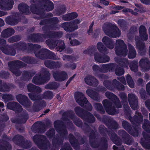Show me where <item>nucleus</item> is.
Wrapping results in <instances>:
<instances>
[{
  "label": "nucleus",
  "mask_w": 150,
  "mask_h": 150,
  "mask_svg": "<svg viewBox=\"0 0 150 150\" xmlns=\"http://www.w3.org/2000/svg\"><path fill=\"white\" fill-rule=\"evenodd\" d=\"M81 21L78 19L76 20L74 22L71 23H64L62 25V27L64 30L67 31H71L78 28L77 24L80 23Z\"/></svg>",
  "instance_id": "nucleus-1"
},
{
  "label": "nucleus",
  "mask_w": 150,
  "mask_h": 150,
  "mask_svg": "<svg viewBox=\"0 0 150 150\" xmlns=\"http://www.w3.org/2000/svg\"><path fill=\"white\" fill-rule=\"evenodd\" d=\"M115 30L113 31L110 30L108 28L103 29L106 35L113 38H116L119 36L121 34L120 32L117 28H115Z\"/></svg>",
  "instance_id": "nucleus-2"
},
{
  "label": "nucleus",
  "mask_w": 150,
  "mask_h": 150,
  "mask_svg": "<svg viewBox=\"0 0 150 150\" xmlns=\"http://www.w3.org/2000/svg\"><path fill=\"white\" fill-rule=\"evenodd\" d=\"M79 96L78 98L76 97V102L80 105L82 106L84 105V103L86 104L87 103V99L85 98L83 94L81 93H78Z\"/></svg>",
  "instance_id": "nucleus-3"
},
{
  "label": "nucleus",
  "mask_w": 150,
  "mask_h": 150,
  "mask_svg": "<svg viewBox=\"0 0 150 150\" xmlns=\"http://www.w3.org/2000/svg\"><path fill=\"white\" fill-rule=\"evenodd\" d=\"M140 65L143 69V70L147 71L150 68V63L147 59H142L140 61Z\"/></svg>",
  "instance_id": "nucleus-4"
},
{
  "label": "nucleus",
  "mask_w": 150,
  "mask_h": 150,
  "mask_svg": "<svg viewBox=\"0 0 150 150\" xmlns=\"http://www.w3.org/2000/svg\"><path fill=\"white\" fill-rule=\"evenodd\" d=\"M139 33L140 35L142 37L143 39L144 40H146L148 37L146 34V29L145 27L143 26H141L140 27Z\"/></svg>",
  "instance_id": "nucleus-5"
},
{
  "label": "nucleus",
  "mask_w": 150,
  "mask_h": 150,
  "mask_svg": "<svg viewBox=\"0 0 150 150\" xmlns=\"http://www.w3.org/2000/svg\"><path fill=\"white\" fill-rule=\"evenodd\" d=\"M77 16V13H74L64 15L63 16L62 18L64 19L67 21L76 18Z\"/></svg>",
  "instance_id": "nucleus-6"
},
{
  "label": "nucleus",
  "mask_w": 150,
  "mask_h": 150,
  "mask_svg": "<svg viewBox=\"0 0 150 150\" xmlns=\"http://www.w3.org/2000/svg\"><path fill=\"white\" fill-rule=\"evenodd\" d=\"M129 49L128 57L130 59L134 57L136 55V53L133 47L131 45H129Z\"/></svg>",
  "instance_id": "nucleus-7"
},
{
  "label": "nucleus",
  "mask_w": 150,
  "mask_h": 150,
  "mask_svg": "<svg viewBox=\"0 0 150 150\" xmlns=\"http://www.w3.org/2000/svg\"><path fill=\"white\" fill-rule=\"evenodd\" d=\"M95 60L100 63H104L108 62L109 60V58L108 57H106L105 59L100 57L99 55H96L95 57Z\"/></svg>",
  "instance_id": "nucleus-8"
},
{
  "label": "nucleus",
  "mask_w": 150,
  "mask_h": 150,
  "mask_svg": "<svg viewBox=\"0 0 150 150\" xmlns=\"http://www.w3.org/2000/svg\"><path fill=\"white\" fill-rule=\"evenodd\" d=\"M85 80L86 83L89 85H91L93 82L97 81L96 79L92 76H88L86 77L85 79Z\"/></svg>",
  "instance_id": "nucleus-9"
},
{
  "label": "nucleus",
  "mask_w": 150,
  "mask_h": 150,
  "mask_svg": "<svg viewBox=\"0 0 150 150\" xmlns=\"http://www.w3.org/2000/svg\"><path fill=\"white\" fill-rule=\"evenodd\" d=\"M103 42L105 44L108 43V44L107 45V47L110 49H112L113 47V46L112 44V43L111 41L109 40L108 37H105L103 38Z\"/></svg>",
  "instance_id": "nucleus-10"
},
{
  "label": "nucleus",
  "mask_w": 150,
  "mask_h": 150,
  "mask_svg": "<svg viewBox=\"0 0 150 150\" xmlns=\"http://www.w3.org/2000/svg\"><path fill=\"white\" fill-rule=\"evenodd\" d=\"M44 3L45 4L46 6H47L46 9L48 11H50L53 8V3L48 0H46L43 1Z\"/></svg>",
  "instance_id": "nucleus-11"
},
{
  "label": "nucleus",
  "mask_w": 150,
  "mask_h": 150,
  "mask_svg": "<svg viewBox=\"0 0 150 150\" xmlns=\"http://www.w3.org/2000/svg\"><path fill=\"white\" fill-rule=\"evenodd\" d=\"M127 79L129 86L132 88L134 87V84L133 81L132 80L131 77L129 75H127Z\"/></svg>",
  "instance_id": "nucleus-12"
},
{
  "label": "nucleus",
  "mask_w": 150,
  "mask_h": 150,
  "mask_svg": "<svg viewBox=\"0 0 150 150\" xmlns=\"http://www.w3.org/2000/svg\"><path fill=\"white\" fill-rule=\"evenodd\" d=\"M13 4V2H11L6 5V6L7 7H4L2 6V5H0V8L1 9L5 10H10L12 8V5Z\"/></svg>",
  "instance_id": "nucleus-13"
},
{
  "label": "nucleus",
  "mask_w": 150,
  "mask_h": 150,
  "mask_svg": "<svg viewBox=\"0 0 150 150\" xmlns=\"http://www.w3.org/2000/svg\"><path fill=\"white\" fill-rule=\"evenodd\" d=\"M115 73L118 75H121L124 73V71L122 69H117Z\"/></svg>",
  "instance_id": "nucleus-14"
},
{
  "label": "nucleus",
  "mask_w": 150,
  "mask_h": 150,
  "mask_svg": "<svg viewBox=\"0 0 150 150\" xmlns=\"http://www.w3.org/2000/svg\"><path fill=\"white\" fill-rule=\"evenodd\" d=\"M71 44L72 45H78L80 44V42L76 40H74L70 42Z\"/></svg>",
  "instance_id": "nucleus-15"
},
{
  "label": "nucleus",
  "mask_w": 150,
  "mask_h": 150,
  "mask_svg": "<svg viewBox=\"0 0 150 150\" xmlns=\"http://www.w3.org/2000/svg\"><path fill=\"white\" fill-rule=\"evenodd\" d=\"M130 67L131 70L134 72L136 71L138 69V67L136 65L132 66L130 65Z\"/></svg>",
  "instance_id": "nucleus-16"
},
{
  "label": "nucleus",
  "mask_w": 150,
  "mask_h": 150,
  "mask_svg": "<svg viewBox=\"0 0 150 150\" xmlns=\"http://www.w3.org/2000/svg\"><path fill=\"white\" fill-rule=\"evenodd\" d=\"M97 47L100 51H101L103 49V45L101 43H98L97 44Z\"/></svg>",
  "instance_id": "nucleus-17"
},
{
  "label": "nucleus",
  "mask_w": 150,
  "mask_h": 150,
  "mask_svg": "<svg viewBox=\"0 0 150 150\" xmlns=\"http://www.w3.org/2000/svg\"><path fill=\"white\" fill-rule=\"evenodd\" d=\"M93 25V23H92L89 26V29L88 31V33L89 34L91 35V34L92 32V27Z\"/></svg>",
  "instance_id": "nucleus-18"
},
{
  "label": "nucleus",
  "mask_w": 150,
  "mask_h": 150,
  "mask_svg": "<svg viewBox=\"0 0 150 150\" xmlns=\"http://www.w3.org/2000/svg\"><path fill=\"white\" fill-rule=\"evenodd\" d=\"M93 92V91L92 90L90 89H88L86 91L87 94L90 97H91V94Z\"/></svg>",
  "instance_id": "nucleus-19"
},
{
  "label": "nucleus",
  "mask_w": 150,
  "mask_h": 150,
  "mask_svg": "<svg viewBox=\"0 0 150 150\" xmlns=\"http://www.w3.org/2000/svg\"><path fill=\"white\" fill-rule=\"evenodd\" d=\"M100 3L103 5H107L109 4V2L105 0H100Z\"/></svg>",
  "instance_id": "nucleus-20"
},
{
  "label": "nucleus",
  "mask_w": 150,
  "mask_h": 150,
  "mask_svg": "<svg viewBox=\"0 0 150 150\" xmlns=\"http://www.w3.org/2000/svg\"><path fill=\"white\" fill-rule=\"evenodd\" d=\"M28 91H30L34 88V86L32 84H29L28 86Z\"/></svg>",
  "instance_id": "nucleus-21"
},
{
  "label": "nucleus",
  "mask_w": 150,
  "mask_h": 150,
  "mask_svg": "<svg viewBox=\"0 0 150 150\" xmlns=\"http://www.w3.org/2000/svg\"><path fill=\"white\" fill-rule=\"evenodd\" d=\"M116 44L117 45H121L124 44V42L122 40H118L116 41Z\"/></svg>",
  "instance_id": "nucleus-22"
},
{
  "label": "nucleus",
  "mask_w": 150,
  "mask_h": 150,
  "mask_svg": "<svg viewBox=\"0 0 150 150\" xmlns=\"http://www.w3.org/2000/svg\"><path fill=\"white\" fill-rule=\"evenodd\" d=\"M146 90L150 95V83L147 84L146 86Z\"/></svg>",
  "instance_id": "nucleus-23"
},
{
  "label": "nucleus",
  "mask_w": 150,
  "mask_h": 150,
  "mask_svg": "<svg viewBox=\"0 0 150 150\" xmlns=\"http://www.w3.org/2000/svg\"><path fill=\"white\" fill-rule=\"evenodd\" d=\"M13 105V104L11 103H8L7 104V108L10 109H12L13 108L11 107V106Z\"/></svg>",
  "instance_id": "nucleus-24"
},
{
  "label": "nucleus",
  "mask_w": 150,
  "mask_h": 150,
  "mask_svg": "<svg viewBox=\"0 0 150 150\" xmlns=\"http://www.w3.org/2000/svg\"><path fill=\"white\" fill-rule=\"evenodd\" d=\"M53 76H54V78L56 79V80H57V81H62V80L59 79L57 78V76H58V75L56 74H54Z\"/></svg>",
  "instance_id": "nucleus-25"
},
{
  "label": "nucleus",
  "mask_w": 150,
  "mask_h": 150,
  "mask_svg": "<svg viewBox=\"0 0 150 150\" xmlns=\"http://www.w3.org/2000/svg\"><path fill=\"white\" fill-rule=\"evenodd\" d=\"M4 25V22L2 19L0 18V26H2Z\"/></svg>",
  "instance_id": "nucleus-26"
},
{
  "label": "nucleus",
  "mask_w": 150,
  "mask_h": 150,
  "mask_svg": "<svg viewBox=\"0 0 150 150\" xmlns=\"http://www.w3.org/2000/svg\"><path fill=\"white\" fill-rule=\"evenodd\" d=\"M143 3L146 4H149L148 1V0H140Z\"/></svg>",
  "instance_id": "nucleus-27"
},
{
  "label": "nucleus",
  "mask_w": 150,
  "mask_h": 150,
  "mask_svg": "<svg viewBox=\"0 0 150 150\" xmlns=\"http://www.w3.org/2000/svg\"><path fill=\"white\" fill-rule=\"evenodd\" d=\"M38 79H36L35 78H34L33 79V82L37 84L38 83L37 82V81L38 80Z\"/></svg>",
  "instance_id": "nucleus-28"
},
{
  "label": "nucleus",
  "mask_w": 150,
  "mask_h": 150,
  "mask_svg": "<svg viewBox=\"0 0 150 150\" xmlns=\"http://www.w3.org/2000/svg\"><path fill=\"white\" fill-rule=\"evenodd\" d=\"M29 96L30 97V98L32 100H35V99L34 98V97L33 96H32V95L30 94H29Z\"/></svg>",
  "instance_id": "nucleus-29"
},
{
  "label": "nucleus",
  "mask_w": 150,
  "mask_h": 150,
  "mask_svg": "<svg viewBox=\"0 0 150 150\" xmlns=\"http://www.w3.org/2000/svg\"><path fill=\"white\" fill-rule=\"evenodd\" d=\"M107 113L109 114H110V115H114V113L113 112H110L109 110H107Z\"/></svg>",
  "instance_id": "nucleus-30"
},
{
  "label": "nucleus",
  "mask_w": 150,
  "mask_h": 150,
  "mask_svg": "<svg viewBox=\"0 0 150 150\" xmlns=\"http://www.w3.org/2000/svg\"><path fill=\"white\" fill-rule=\"evenodd\" d=\"M61 44L62 45V47H60V48H61V49H63L64 48V43L63 42H62Z\"/></svg>",
  "instance_id": "nucleus-31"
},
{
  "label": "nucleus",
  "mask_w": 150,
  "mask_h": 150,
  "mask_svg": "<svg viewBox=\"0 0 150 150\" xmlns=\"http://www.w3.org/2000/svg\"><path fill=\"white\" fill-rule=\"evenodd\" d=\"M4 13L1 11H0V16L4 15Z\"/></svg>",
  "instance_id": "nucleus-32"
},
{
  "label": "nucleus",
  "mask_w": 150,
  "mask_h": 150,
  "mask_svg": "<svg viewBox=\"0 0 150 150\" xmlns=\"http://www.w3.org/2000/svg\"><path fill=\"white\" fill-rule=\"evenodd\" d=\"M129 103L131 107L133 109L135 110V108L133 107V105L131 104V103L130 102H129Z\"/></svg>",
  "instance_id": "nucleus-33"
},
{
  "label": "nucleus",
  "mask_w": 150,
  "mask_h": 150,
  "mask_svg": "<svg viewBox=\"0 0 150 150\" xmlns=\"http://www.w3.org/2000/svg\"><path fill=\"white\" fill-rule=\"evenodd\" d=\"M98 67L96 65H94L93 67V68L94 70H95V69H96Z\"/></svg>",
  "instance_id": "nucleus-34"
},
{
  "label": "nucleus",
  "mask_w": 150,
  "mask_h": 150,
  "mask_svg": "<svg viewBox=\"0 0 150 150\" xmlns=\"http://www.w3.org/2000/svg\"><path fill=\"white\" fill-rule=\"evenodd\" d=\"M117 12L116 11H113L112 12V14H115L116 13H117Z\"/></svg>",
  "instance_id": "nucleus-35"
},
{
  "label": "nucleus",
  "mask_w": 150,
  "mask_h": 150,
  "mask_svg": "<svg viewBox=\"0 0 150 150\" xmlns=\"http://www.w3.org/2000/svg\"><path fill=\"white\" fill-rule=\"evenodd\" d=\"M4 106V105L3 103H0V107H3Z\"/></svg>",
  "instance_id": "nucleus-36"
},
{
  "label": "nucleus",
  "mask_w": 150,
  "mask_h": 150,
  "mask_svg": "<svg viewBox=\"0 0 150 150\" xmlns=\"http://www.w3.org/2000/svg\"><path fill=\"white\" fill-rule=\"evenodd\" d=\"M113 148L114 150H117V147L116 146H113Z\"/></svg>",
  "instance_id": "nucleus-37"
},
{
  "label": "nucleus",
  "mask_w": 150,
  "mask_h": 150,
  "mask_svg": "<svg viewBox=\"0 0 150 150\" xmlns=\"http://www.w3.org/2000/svg\"><path fill=\"white\" fill-rule=\"evenodd\" d=\"M125 10L126 11H127L129 12H131V10H130V9H129L127 8Z\"/></svg>",
  "instance_id": "nucleus-38"
},
{
  "label": "nucleus",
  "mask_w": 150,
  "mask_h": 150,
  "mask_svg": "<svg viewBox=\"0 0 150 150\" xmlns=\"http://www.w3.org/2000/svg\"><path fill=\"white\" fill-rule=\"evenodd\" d=\"M122 54H124V55L125 56H126L127 54V53L125 51H123V52H122Z\"/></svg>",
  "instance_id": "nucleus-39"
},
{
  "label": "nucleus",
  "mask_w": 150,
  "mask_h": 150,
  "mask_svg": "<svg viewBox=\"0 0 150 150\" xmlns=\"http://www.w3.org/2000/svg\"><path fill=\"white\" fill-rule=\"evenodd\" d=\"M21 95H19L18 96H17V100H18V102H20V103H21V102L20 101V100L19 99H18V97H21Z\"/></svg>",
  "instance_id": "nucleus-40"
},
{
  "label": "nucleus",
  "mask_w": 150,
  "mask_h": 150,
  "mask_svg": "<svg viewBox=\"0 0 150 150\" xmlns=\"http://www.w3.org/2000/svg\"><path fill=\"white\" fill-rule=\"evenodd\" d=\"M49 111V110L47 109L44 112L45 113H47Z\"/></svg>",
  "instance_id": "nucleus-41"
},
{
  "label": "nucleus",
  "mask_w": 150,
  "mask_h": 150,
  "mask_svg": "<svg viewBox=\"0 0 150 150\" xmlns=\"http://www.w3.org/2000/svg\"><path fill=\"white\" fill-rule=\"evenodd\" d=\"M96 105H97L98 106H99V108H101V105H100V104H96Z\"/></svg>",
  "instance_id": "nucleus-42"
},
{
  "label": "nucleus",
  "mask_w": 150,
  "mask_h": 150,
  "mask_svg": "<svg viewBox=\"0 0 150 150\" xmlns=\"http://www.w3.org/2000/svg\"><path fill=\"white\" fill-rule=\"evenodd\" d=\"M1 50L4 53L7 54L5 50H3V49H1Z\"/></svg>",
  "instance_id": "nucleus-43"
},
{
  "label": "nucleus",
  "mask_w": 150,
  "mask_h": 150,
  "mask_svg": "<svg viewBox=\"0 0 150 150\" xmlns=\"http://www.w3.org/2000/svg\"><path fill=\"white\" fill-rule=\"evenodd\" d=\"M149 55L150 56V46L149 48Z\"/></svg>",
  "instance_id": "nucleus-44"
},
{
  "label": "nucleus",
  "mask_w": 150,
  "mask_h": 150,
  "mask_svg": "<svg viewBox=\"0 0 150 150\" xmlns=\"http://www.w3.org/2000/svg\"><path fill=\"white\" fill-rule=\"evenodd\" d=\"M74 77V76H73L70 79V80H72L73 79V78Z\"/></svg>",
  "instance_id": "nucleus-45"
},
{
  "label": "nucleus",
  "mask_w": 150,
  "mask_h": 150,
  "mask_svg": "<svg viewBox=\"0 0 150 150\" xmlns=\"http://www.w3.org/2000/svg\"><path fill=\"white\" fill-rule=\"evenodd\" d=\"M136 46H137V47H138V44H137V43H136Z\"/></svg>",
  "instance_id": "nucleus-46"
},
{
  "label": "nucleus",
  "mask_w": 150,
  "mask_h": 150,
  "mask_svg": "<svg viewBox=\"0 0 150 150\" xmlns=\"http://www.w3.org/2000/svg\"><path fill=\"white\" fill-rule=\"evenodd\" d=\"M116 53L117 54H118L117 51V50H116Z\"/></svg>",
  "instance_id": "nucleus-47"
},
{
  "label": "nucleus",
  "mask_w": 150,
  "mask_h": 150,
  "mask_svg": "<svg viewBox=\"0 0 150 150\" xmlns=\"http://www.w3.org/2000/svg\"><path fill=\"white\" fill-rule=\"evenodd\" d=\"M121 78H122L124 80H125V79H124V78H123V77H121Z\"/></svg>",
  "instance_id": "nucleus-48"
},
{
  "label": "nucleus",
  "mask_w": 150,
  "mask_h": 150,
  "mask_svg": "<svg viewBox=\"0 0 150 150\" xmlns=\"http://www.w3.org/2000/svg\"><path fill=\"white\" fill-rule=\"evenodd\" d=\"M36 88H37V89H38V88H39V89H40V88H39L38 87H36Z\"/></svg>",
  "instance_id": "nucleus-49"
},
{
  "label": "nucleus",
  "mask_w": 150,
  "mask_h": 150,
  "mask_svg": "<svg viewBox=\"0 0 150 150\" xmlns=\"http://www.w3.org/2000/svg\"><path fill=\"white\" fill-rule=\"evenodd\" d=\"M10 29H10V28H9V29H8L7 30H10Z\"/></svg>",
  "instance_id": "nucleus-50"
},
{
  "label": "nucleus",
  "mask_w": 150,
  "mask_h": 150,
  "mask_svg": "<svg viewBox=\"0 0 150 150\" xmlns=\"http://www.w3.org/2000/svg\"><path fill=\"white\" fill-rule=\"evenodd\" d=\"M20 6L19 5V6H18V9H19V6Z\"/></svg>",
  "instance_id": "nucleus-51"
},
{
  "label": "nucleus",
  "mask_w": 150,
  "mask_h": 150,
  "mask_svg": "<svg viewBox=\"0 0 150 150\" xmlns=\"http://www.w3.org/2000/svg\"><path fill=\"white\" fill-rule=\"evenodd\" d=\"M139 80H140V81H142V80L141 79H140Z\"/></svg>",
  "instance_id": "nucleus-52"
},
{
  "label": "nucleus",
  "mask_w": 150,
  "mask_h": 150,
  "mask_svg": "<svg viewBox=\"0 0 150 150\" xmlns=\"http://www.w3.org/2000/svg\"><path fill=\"white\" fill-rule=\"evenodd\" d=\"M149 31H150V28H149Z\"/></svg>",
  "instance_id": "nucleus-53"
},
{
  "label": "nucleus",
  "mask_w": 150,
  "mask_h": 150,
  "mask_svg": "<svg viewBox=\"0 0 150 150\" xmlns=\"http://www.w3.org/2000/svg\"><path fill=\"white\" fill-rule=\"evenodd\" d=\"M90 106L91 107V105H90Z\"/></svg>",
  "instance_id": "nucleus-54"
},
{
  "label": "nucleus",
  "mask_w": 150,
  "mask_h": 150,
  "mask_svg": "<svg viewBox=\"0 0 150 150\" xmlns=\"http://www.w3.org/2000/svg\"><path fill=\"white\" fill-rule=\"evenodd\" d=\"M105 101H107V100H105Z\"/></svg>",
  "instance_id": "nucleus-55"
},
{
  "label": "nucleus",
  "mask_w": 150,
  "mask_h": 150,
  "mask_svg": "<svg viewBox=\"0 0 150 150\" xmlns=\"http://www.w3.org/2000/svg\"><path fill=\"white\" fill-rule=\"evenodd\" d=\"M61 150H63V149H61Z\"/></svg>",
  "instance_id": "nucleus-56"
},
{
  "label": "nucleus",
  "mask_w": 150,
  "mask_h": 150,
  "mask_svg": "<svg viewBox=\"0 0 150 150\" xmlns=\"http://www.w3.org/2000/svg\"><path fill=\"white\" fill-rule=\"evenodd\" d=\"M140 50H141V48H139Z\"/></svg>",
  "instance_id": "nucleus-57"
},
{
  "label": "nucleus",
  "mask_w": 150,
  "mask_h": 150,
  "mask_svg": "<svg viewBox=\"0 0 150 150\" xmlns=\"http://www.w3.org/2000/svg\"><path fill=\"white\" fill-rule=\"evenodd\" d=\"M149 116H150V114L149 115Z\"/></svg>",
  "instance_id": "nucleus-58"
}]
</instances>
